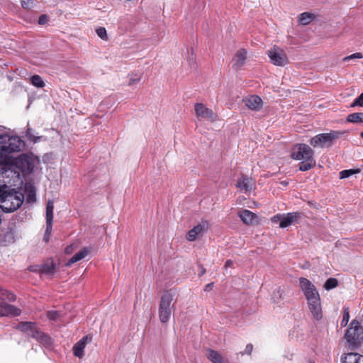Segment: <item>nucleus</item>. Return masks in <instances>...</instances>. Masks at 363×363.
<instances>
[{"label": "nucleus", "instance_id": "cd10ccee", "mask_svg": "<svg viewBox=\"0 0 363 363\" xmlns=\"http://www.w3.org/2000/svg\"><path fill=\"white\" fill-rule=\"evenodd\" d=\"M95 31L98 37L102 40L107 41L108 40V35L104 27H97Z\"/></svg>", "mask_w": 363, "mask_h": 363}, {"label": "nucleus", "instance_id": "4c0bfd02", "mask_svg": "<svg viewBox=\"0 0 363 363\" xmlns=\"http://www.w3.org/2000/svg\"><path fill=\"white\" fill-rule=\"evenodd\" d=\"M281 216H282V214H280V213L277 214V215L272 216L270 220L273 223H275V224L279 223H279L281 220Z\"/></svg>", "mask_w": 363, "mask_h": 363}, {"label": "nucleus", "instance_id": "de8ad7c7", "mask_svg": "<svg viewBox=\"0 0 363 363\" xmlns=\"http://www.w3.org/2000/svg\"><path fill=\"white\" fill-rule=\"evenodd\" d=\"M360 136L363 138V132L360 133Z\"/></svg>", "mask_w": 363, "mask_h": 363}, {"label": "nucleus", "instance_id": "423d86ee", "mask_svg": "<svg viewBox=\"0 0 363 363\" xmlns=\"http://www.w3.org/2000/svg\"><path fill=\"white\" fill-rule=\"evenodd\" d=\"M38 162L39 160L37 157L28 155H21L11 160V164L14 169H19L23 174L32 172Z\"/></svg>", "mask_w": 363, "mask_h": 363}, {"label": "nucleus", "instance_id": "473e14b6", "mask_svg": "<svg viewBox=\"0 0 363 363\" xmlns=\"http://www.w3.org/2000/svg\"><path fill=\"white\" fill-rule=\"evenodd\" d=\"M351 107H363V92L351 104Z\"/></svg>", "mask_w": 363, "mask_h": 363}, {"label": "nucleus", "instance_id": "9b49d317", "mask_svg": "<svg viewBox=\"0 0 363 363\" xmlns=\"http://www.w3.org/2000/svg\"><path fill=\"white\" fill-rule=\"evenodd\" d=\"M245 106L252 111H260L264 106V102L257 95H250L243 99Z\"/></svg>", "mask_w": 363, "mask_h": 363}, {"label": "nucleus", "instance_id": "c756f323", "mask_svg": "<svg viewBox=\"0 0 363 363\" xmlns=\"http://www.w3.org/2000/svg\"><path fill=\"white\" fill-rule=\"evenodd\" d=\"M30 82L33 86L38 88H42L45 85L44 82L39 75H33L31 77Z\"/></svg>", "mask_w": 363, "mask_h": 363}, {"label": "nucleus", "instance_id": "4be33fe9", "mask_svg": "<svg viewBox=\"0 0 363 363\" xmlns=\"http://www.w3.org/2000/svg\"><path fill=\"white\" fill-rule=\"evenodd\" d=\"M172 311V309L159 307L158 315L160 322L162 323H168L171 318Z\"/></svg>", "mask_w": 363, "mask_h": 363}, {"label": "nucleus", "instance_id": "9d476101", "mask_svg": "<svg viewBox=\"0 0 363 363\" xmlns=\"http://www.w3.org/2000/svg\"><path fill=\"white\" fill-rule=\"evenodd\" d=\"M194 111L196 116L201 119L215 121L216 117L213 111L202 103L194 105Z\"/></svg>", "mask_w": 363, "mask_h": 363}, {"label": "nucleus", "instance_id": "2f4dec72", "mask_svg": "<svg viewBox=\"0 0 363 363\" xmlns=\"http://www.w3.org/2000/svg\"><path fill=\"white\" fill-rule=\"evenodd\" d=\"M141 79V77L138 74H130L128 76V84L132 86L138 84Z\"/></svg>", "mask_w": 363, "mask_h": 363}, {"label": "nucleus", "instance_id": "1a4fd4ad", "mask_svg": "<svg viewBox=\"0 0 363 363\" xmlns=\"http://www.w3.org/2000/svg\"><path fill=\"white\" fill-rule=\"evenodd\" d=\"M208 223L205 220L198 223L192 229L188 231L186 235V240L190 242L196 240L198 238L203 235V233L208 230Z\"/></svg>", "mask_w": 363, "mask_h": 363}, {"label": "nucleus", "instance_id": "bb28decb", "mask_svg": "<svg viewBox=\"0 0 363 363\" xmlns=\"http://www.w3.org/2000/svg\"><path fill=\"white\" fill-rule=\"evenodd\" d=\"M346 121L351 123H363V113H350L347 116Z\"/></svg>", "mask_w": 363, "mask_h": 363}, {"label": "nucleus", "instance_id": "a18cd8bd", "mask_svg": "<svg viewBox=\"0 0 363 363\" xmlns=\"http://www.w3.org/2000/svg\"><path fill=\"white\" fill-rule=\"evenodd\" d=\"M49 318L52 319V318H55V313H50L49 315H48Z\"/></svg>", "mask_w": 363, "mask_h": 363}, {"label": "nucleus", "instance_id": "49530a36", "mask_svg": "<svg viewBox=\"0 0 363 363\" xmlns=\"http://www.w3.org/2000/svg\"><path fill=\"white\" fill-rule=\"evenodd\" d=\"M281 184H283L284 186H286L289 183L287 182H281Z\"/></svg>", "mask_w": 363, "mask_h": 363}, {"label": "nucleus", "instance_id": "a211bd4d", "mask_svg": "<svg viewBox=\"0 0 363 363\" xmlns=\"http://www.w3.org/2000/svg\"><path fill=\"white\" fill-rule=\"evenodd\" d=\"M300 218V214L298 213H289L286 214H282L281 220L279 223V228H287L294 223H296L298 218Z\"/></svg>", "mask_w": 363, "mask_h": 363}, {"label": "nucleus", "instance_id": "20e7f679", "mask_svg": "<svg viewBox=\"0 0 363 363\" xmlns=\"http://www.w3.org/2000/svg\"><path fill=\"white\" fill-rule=\"evenodd\" d=\"M345 133V131L330 130L328 133L318 134L310 140V145L314 148L330 147L336 140Z\"/></svg>", "mask_w": 363, "mask_h": 363}, {"label": "nucleus", "instance_id": "393cba45", "mask_svg": "<svg viewBox=\"0 0 363 363\" xmlns=\"http://www.w3.org/2000/svg\"><path fill=\"white\" fill-rule=\"evenodd\" d=\"M315 18V14L308 12H304L299 15L298 21L302 26H306L311 23Z\"/></svg>", "mask_w": 363, "mask_h": 363}, {"label": "nucleus", "instance_id": "c9c22d12", "mask_svg": "<svg viewBox=\"0 0 363 363\" xmlns=\"http://www.w3.org/2000/svg\"><path fill=\"white\" fill-rule=\"evenodd\" d=\"M14 241V236L13 233L7 232L4 235V242L6 243L13 242Z\"/></svg>", "mask_w": 363, "mask_h": 363}, {"label": "nucleus", "instance_id": "ea45409f", "mask_svg": "<svg viewBox=\"0 0 363 363\" xmlns=\"http://www.w3.org/2000/svg\"><path fill=\"white\" fill-rule=\"evenodd\" d=\"M48 21V18L46 15H41L40 17H39V19H38V23L40 24V25H44L45 23H47Z\"/></svg>", "mask_w": 363, "mask_h": 363}, {"label": "nucleus", "instance_id": "a19ab883", "mask_svg": "<svg viewBox=\"0 0 363 363\" xmlns=\"http://www.w3.org/2000/svg\"><path fill=\"white\" fill-rule=\"evenodd\" d=\"M253 350V346L251 344H248L246 345L244 353L247 354H251Z\"/></svg>", "mask_w": 363, "mask_h": 363}, {"label": "nucleus", "instance_id": "412c9836", "mask_svg": "<svg viewBox=\"0 0 363 363\" xmlns=\"http://www.w3.org/2000/svg\"><path fill=\"white\" fill-rule=\"evenodd\" d=\"M90 252V250L87 247L82 248L79 252L76 253L73 257H72L66 264V266L69 267L72 264L83 259L85 258Z\"/></svg>", "mask_w": 363, "mask_h": 363}, {"label": "nucleus", "instance_id": "72a5a7b5", "mask_svg": "<svg viewBox=\"0 0 363 363\" xmlns=\"http://www.w3.org/2000/svg\"><path fill=\"white\" fill-rule=\"evenodd\" d=\"M362 57H363V55L361 52H355L350 55L345 57L342 59V60L344 62H347V61H349V60H353V59H362Z\"/></svg>", "mask_w": 363, "mask_h": 363}, {"label": "nucleus", "instance_id": "aec40b11", "mask_svg": "<svg viewBox=\"0 0 363 363\" xmlns=\"http://www.w3.org/2000/svg\"><path fill=\"white\" fill-rule=\"evenodd\" d=\"M88 337H84L79 341H78L73 347L74 354L79 358H82L84 355V349L87 343Z\"/></svg>", "mask_w": 363, "mask_h": 363}, {"label": "nucleus", "instance_id": "e433bc0d", "mask_svg": "<svg viewBox=\"0 0 363 363\" xmlns=\"http://www.w3.org/2000/svg\"><path fill=\"white\" fill-rule=\"evenodd\" d=\"M349 319H350L349 311L347 310H345L344 312V314H343L342 324L344 326H345L347 324Z\"/></svg>", "mask_w": 363, "mask_h": 363}, {"label": "nucleus", "instance_id": "39448f33", "mask_svg": "<svg viewBox=\"0 0 363 363\" xmlns=\"http://www.w3.org/2000/svg\"><path fill=\"white\" fill-rule=\"evenodd\" d=\"M345 338L351 349H356L363 345V328L353 320L347 330Z\"/></svg>", "mask_w": 363, "mask_h": 363}, {"label": "nucleus", "instance_id": "0eeeda50", "mask_svg": "<svg viewBox=\"0 0 363 363\" xmlns=\"http://www.w3.org/2000/svg\"><path fill=\"white\" fill-rule=\"evenodd\" d=\"M270 62L277 67H284L289 63L286 52L279 46L274 45L267 51Z\"/></svg>", "mask_w": 363, "mask_h": 363}, {"label": "nucleus", "instance_id": "ddd939ff", "mask_svg": "<svg viewBox=\"0 0 363 363\" xmlns=\"http://www.w3.org/2000/svg\"><path fill=\"white\" fill-rule=\"evenodd\" d=\"M53 211H54V202L49 200L46 206V230H45V239L48 240L52 229L53 221Z\"/></svg>", "mask_w": 363, "mask_h": 363}, {"label": "nucleus", "instance_id": "f03ea898", "mask_svg": "<svg viewBox=\"0 0 363 363\" xmlns=\"http://www.w3.org/2000/svg\"><path fill=\"white\" fill-rule=\"evenodd\" d=\"M3 167L0 169V186L22 189L23 179L11 164V160L0 163Z\"/></svg>", "mask_w": 363, "mask_h": 363}, {"label": "nucleus", "instance_id": "f704fd0d", "mask_svg": "<svg viewBox=\"0 0 363 363\" xmlns=\"http://www.w3.org/2000/svg\"><path fill=\"white\" fill-rule=\"evenodd\" d=\"M21 6L25 9H30L33 5V0H21Z\"/></svg>", "mask_w": 363, "mask_h": 363}, {"label": "nucleus", "instance_id": "7ed1b4c3", "mask_svg": "<svg viewBox=\"0 0 363 363\" xmlns=\"http://www.w3.org/2000/svg\"><path fill=\"white\" fill-rule=\"evenodd\" d=\"M24 143L19 137L0 135V163L7 162L13 159V152L20 151Z\"/></svg>", "mask_w": 363, "mask_h": 363}, {"label": "nucleus", "instance_id": "c85d7f7f", "mask_svg": "<svg viewBox=\"0 0 363 363\" xmlns=\"http://www.w3.org/2000/svg\"><path fill=\"white\" fill-rule=\"evenodd\" d=\"M359 172V169H351L342 170L340 172V178L341 179L348 178V177L352 176L353 174H357Z\"/></svg>", "mask_w": 363, "mask_h": 363}, {"label": "nucleus", "instance_id": "c03bdc74", "mask_svg": "<svg viewBox=\"0 0 363 363\" xmlns=\"http://www.w3.org/2000/svg\"><path fill=\"white\" fill-rule=\"evenodd\" d=\"M212 286H213V284H207V285L206 286V289H205V290H206V291H207V290H208V289H211Z\"/></svg>", "mask_w": 363, "mask_h": 363}, {"label": "nucleus", "instance_id": "a878e982", "mask_svg": "<svg viewBox=\"0 0 363 363\" xmlns=\"http://www.w3.org/2000/svg\"><path fill=\"white\" fill-rule=\"evenodd\" d=\"M26 201L28 203H34L36 201L35 189L34 186L28 185L26 186Z\"/></svg>", "mask_w": 363, "mask_h": 363}, {"label": "nucleus", "instance_id": "5701e85b", "mask_svg": "<svg viewBox=\"0 0 363 363\" xmlns=\"http://www.w3.org/2000/svg\"><path fill=\"white\" fill-rule=\"evenodd\" d=\"M344 363H363V355L357 353H348L343 358Z\"/></svg>", "mask_w": 363, "mask_h": 363}, {"label": "nucleus", "instance_id": "6ab92c4d", "mask_svg": "<svg viewBox=\"0 0 363 363\" xmlns=\"http://www.w3.org/2000/svg\"><path fill=\"white\" fill-rule=\"evenodd\" d=\"M21 314V310L13 306L0 302V316H17Z\"/></svg>", "mask_w": 363, "mask_h": 363}, {"label": "nucleus", "instance_id": "2eb2a0df", "mask_svg": "<svg viewBox=\"0 0 363 363\" xmlns=\"http://www.w3.org/2000/svg\"><path fill=\"white\" fill-rule=\"evenodd\" d=\"M307 304L313 317L316 320H320L323 316L320 297L307 301Z\"/></svg>", "mask_w": 363, "mask_h": 363}, {"label": "nucleus", "instance_id": "f257e3e1", "mask_svg": "<svg viewBox=\"0 0 363 363\" xmlns=\"http://www.w3.org/2000/svg\"><path fill=\"white\" fill-rule=\"evenodd\" d=\"M290 156L294 160L301 161L299 166L301 171L306 172L315 166L316 162L313 157V150L306 144L294 145L291 149Z\"/></svg>", "mask_w": 363, "mask_h": 363}, {"label": "nucleus", "instance_id": "79ce46f5", "mask_svg": "<svg viewBox=\"0 0 363 363\" xmlns=\"http://www.w3.org/2000/svg\"><path fill=\"white\" fill-rule=\"evenodd\" d=\"M27 135H28V138H29L30 140H32V141H33V142H35H35H37V141L38 140V139H35L34 137H32L29 132H28V133H27Z\"/></svg>", "mask_w": 363, "mask_h": 363}, {"label": "nucleus", "instance_id": "dca6fc26", "mask_svg": "<svg viewBox=\"0 0 363 363\" xmlns=\"http://www.w3.org/2000/svg\"><path fill=\"white\" fill-rule=\"evenodd\" d=\"M176 294L172 291H164L160 298L159 307L174 309V301L175 299Z\"/></svg>", "mask_w": 363, "mask_h": 363}, {"label": "nucleus", "instance_id": "4468645a", "mask_svg": "<svg viewBox=\"0 0 363 363\" xmlns=\"http://www.w3.org/2000/svg\"><path fill=\"white\" fill-rule=\"evenodd\" d=\"M238 217L247 225H255L259 223L257 215L247 209L240 211Z\"/></svg>", "mask_w": 363, "mask_h": 363}, {"label": "nucleus", "instance_id": "6e6552de", "mask_svg": "<svg viewBox=\"0 0 363 363\" xmlns=\"http://www.w3.org/2000/svg\"><path fill=\"white\" fill-rule=\"evenodd\" d=\"M299 287L306 301L320 298V294L315 286L308 279L301 277L298 279Z\"/></svg>", "mask_w": 363, "mask_h": 363}, {"label": "nucleus", "instance_id": "f8f14e48", "mask_svg": "<svg viewBox=\"0 0 363 363\" xmlns=\"http://www.w3.org/2000/svg\"><path fill=\"white\" fill-rule=\"evenodd\" d=\"M247 58V51L245 49L238 50L232 60V68L233 70H240L245 65Z\"/></svg>", "mask_w": 363, "mask_h": 363}, {"label": "nucleus", "instance_id": "f3484780", "mask_svg": "<svg viewBox=\"0 0 363 363\" xmlns=\"http://www.w3.org/2000/svg\"><path fill=\"white\" fill-rule=\"evenodd\" d=\"M236 187L240 191L246 193L255 189V183L251 178L242 176L238 180Z\"/></svg>", "mask_w": 363, "mask_h": 363}, {"label": "nucleus", "instance_id": "7c9ffc66", "mask_svg": "<svg viewBox=\"0 0 363 363\" xmlns=\"http://www.w3.org/2000/svg\"><path fill=\"white\" fill-rule=\"evenodd\" d=\"M337 286V279H334V278H330L325 281V283L324 284V288L326 290H330L332 289L335 288Z\"/></svg>", "mask_w": 363, "mask_h": 363}, {"label": "nucleus", "instance_id": "58836bf2", "mask_svg": "<svg viewBox=\"0 0 363 363\" xmlns=\"http://www.w3.org/2000/svg\"><path fill=\"white\" fill-rule=\"evenodd\" d=\"M77 247H78V245H77V244H75V243L72 244V245H70L67 246V247H66V249H65V253H67V254H71V253H72V252H73V251H74L76 248H77Z\"/></svg>", "mask_w": 363, "mask_h": 363}, {"label": "nucleus", "instance_id": "37998d69", "mask_svg": "<svg viewBox=\"0 0 363 363\" xmlns=\"http://www.w3.org/2000/svg\"><path fill=\"white\" fill-rule=\"evenodd\" d=\"M232 264H233V262L231 260H227L225 264V267H230L232 265Z\"/></svg>", "mask_w": 363, "mask_h": 363}, {"label": "nucleus", "instance_id": "b1692460", "mask_svg": "<svg viewBox=\"0 0 363 363\" xmlns=\"http://www.w3.org/2000/svg\"><path fill=\"white\" fill-rule=\"evenodd\" d=\"M206 357L213 363H224L223 358L215 350L211 349L207 350Z\"/></svg>", "mask_w": 363, "mask_h": 363}]
</instances>
